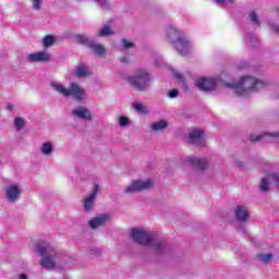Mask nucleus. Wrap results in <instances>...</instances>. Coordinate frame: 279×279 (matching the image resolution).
Instances as JSON below:
<instances>
[{
    "label": "nucleus",
    "instance_id": "obj_1",
    "mask_svg": "<svg viewBox=\"0 0 279 279\" xmlns=\"http://www.w3.org/2000/svg\"><path fill=\"white\" fill-rule=\"evenodd\" d=\"M36 254L41 256L39 265L41 269H47V271H53L56 269H64L65 257L60 251H56L47 242H38L35 247Z\"/></svg>",
    "mask_w": 279,
    "mask_h": 279
},
{
    "label": "nucleus",
    "instance_id": "obj_2",
    "mask_svg": "<svg viewBox=\"0 0 279 279\" xmlns=\"http://www.w3.org/2000/svg\"><path fill=\"white\" fill-rule=\"evenodd\" d=\"M226 88L233 90L234 95L238 97H250L252 93H258L263 88H267L269 83L263 80H258L252 75H242L239 82L230 83L225 82Z\"/></svg>",
    "mask_w": 279,
    "mask_h": 279
},
{
    "label": "nucleus",
    "instance_id": "obj_3",
    "mask_svg": "<svg viewBox=\"0 0 279 279\" xmlns=\"http://www.w3.org/2000/svg\"><path fill=\"white\" fill-rule=\"evenodd\" d=\"M131 239L138 243V245H144L145 247H150L156 252V254H165V243H162L156 234L151 231H146L143 229H132Z\"/></svg>",
    "mask_w": 279,
    "mask_h": 279
},
{
    "label": "nucleus",
    "instance_id": "obj_4",
    "mask_svg": "<svg viewBox=\"0 0 279 279\" xmlns=\"http://www.w3.org/2000/svg\"><path fill=\"white\" fill-rule=\"evenodd\" d=\"M50 86L56 90V93L62 95V97H73L75 101H84V99H86V89L77 83H71L70 88H66L64 85L56 82L50 83Z\"/></svg>",
    "mask_w": 279,
    "mask_h": 279
},
{
    "label": "nucleus",
    "instance_id": "obj_5",
    "mask_svg": "<svg viewBox=\"0 0 279 279\" xmlns=\"http://www.w3.org/2000/svg\"><path fill=\"white\" fill-rule=\"evenodd\" d=\"M129 84L135 88V90H149L151 83L154 82V77L147 70H137L135 73L128 77Z\"/></svg>",
    "mask_w": 279,
    "mask_h": 279
},
{
    "label": "nucleus",
    "instance_id": "obj_6",
    "mask_svg": "<svg viewBox=\"0 0 279 279\" xmlns=\"http://www.w3.org/2000/svg\"><path fill=\"white\" fill-rule=\"evenodd\" d=\"M271 186L279 191V172L276 171V166H270L265 170V175L260 179L259 191L262 193H269Z\"/></svg>",
    "mask_w": 279,
    "mask_h": 279
},
{
    "label": "nucleus",
    "instance_id": "obj_7",
    "mask_svg": "<svg viewBox=\"0 0 279 279\" xmlns=\"http://www.w3.org/2000/svg\"><path fill=\"white\" fill-rule=\"evenodd\" d=\"M23 195V186L20 183H11L4 187V199L8 204H16Z\"/></svg>",
    "mask_w": 279,
    "mask_h": 279
},
{
    "label": "nucleus",
    "instance_id": "obj_8",
    "mask_svg": "<svg viewBox=\"0 0 279 279\" xmlns=\"http://www.w3.org/2000/svg\"><path fill=\"white\" fill-rule=\"evenodd\" d=\"M101 193V185L94 183L92 191L83 198V208L85 213H93L95 210V202H97V195Z\"/></svg>",
    "mask_w": 279,
    "mask_h": 279
},
{
    "label": "nucleus",
    "instance_id": "obj_9",
    "mask_svg": "<svg viewBox=\"0 0 279 279\" xmlns=\"http://www.w3.org/2000/svg\"><path fill=\"white\" fill-rule=\"evenodd\" d=\"M154 183L151 180H135L124 189V193L132 195L134 193H141V191H149Z\"/></svg>",
    "mask_w": 279,
    "mask_h": 279
},
{
    "label": "nucleus",
    "instance_id": "obj_10",
    "mask_svg": "<svg viewBox=\"0 0 279 279\" xmlns=\"http://www.w3.org/2000/svg\"><path fill=\"white\" fill-rule=\"evenodd\" d=\"M172 47L180 56H189L193 51V41L185 35L179 39Z\"/></svg>",
    "mask_w": 279,
    "mask_h": 279
},
{
    "label": "nucleus",
    "instance_id": "obj_11",
    "mask_svg": "<svg viewBox=\"0 0 279 279\" xmlns=\"http://www.w3.org/2000/svg\"><path fill=\"white\" fill-rule=\"evenodd\" d=\"M165 34H166V39L172 46L185 36L184 33L180 28H178V26H174V25H169L166 28Z\"/></svg>",
    "mask_w": 279,
    "mask_h": 279
},
{
    "label": "nucleus",
    "instance_id": "obj_12",
    "mask_svg": "<svg viewBox=\"0 0 279 279\" xmlns=\"http://www.w3.org/2000/svg\"><path fill=\"white\" fill-rule=\"evenodd\" d=\"M217 84H219V80L217 78L199 77L196 80V86L199 90H215Z\"/></svg>",
    "mask_w": 279,
    "mask_h": 279
},
{
    "label": "nucleus",
    "instance_id": "obj_13",
    "mask_svg": "<svg viewBox=\"0 0 279 279\" xmlns=\"http://www.w3.org/2000/svg\"><path fill=\"white\" fill-rule=\"evenodd\" d=\"M27 62L36 63V62H50L51 54L47 51H38L26 56Z\"/></svg>",
    "mask_w": 279,
    "mask_h": 279
},
{
    "label": "nucleus",
    "instance_id": "obj_14",
    "mask_svg": "<svg viewBox=\"0 0 279 279\" xmlns=\"http://www.w3.org/2000/svg\"><path fill=\"white\" fill-rule=\"evenodd\" d=\"M190 143L197 147H204L206 141L204 140V131L194 129L189 134Z\"/></svg>",
    "mask_w": 279,
    "mask_h": 279
},
{
    "label": "nucleus",
    "instance_id": "obj_15",
    "mask_svg": "<svg viewBox=\"0 0 279 279\" xmlns=\"http://www.w3.org/2000/svg\"><path fill=\"white\" fill-rule=\"evenodd\" d=\"M108 221H110V214H101L89 221V228H92V230L104 228Z\"/></svg>",
    "mask_w": 279,
    "mask_h": 279
},
{
    "label": "nucleus",
    "instance_id": "obj_16",
    "mask_svg": "<svg viewBox=\"0 0 279 279\" xmlns=\"http://www.w3.org/2000/svg\"><path fill=\"white\" fill-rule=\"evenodd\" d=\"M73 117H77V119H82L83 121H93V113L88 108L78 106L72 110Z\"/></svg>",
    "mask_w": 279,
    "mask_h": 279
},
{
    "label": "nucleus",
    "instance_id": "obj_17",
    "mask_svg": "<svg viewBox=\"0 0 279 279\" xmlns=\"http://www.w3.org/2000/svg\"><path fill=\"white\" fill-rule=\"evenodd\" d=\"M186 162H189V165H192V167H195V169H199V170L206 169L208 165V161H206V159L195 157V156L186 157Z\"/></svg>",
    "mask_w": 279,
    "mask_h": 279
},
{
    "label": "nucleus",
    "instance_id": "obj_18",
    "mask_svg": "<svg viewBox=\"0 0 279 279\" xmlns=\"http://www.w3.org/2000/svg\"><path fill=\"white\" fill-rule=\"evenodd\" d=\"M235 218L238 221H241L242 223H245L250 219V213H247V207L243 205H239L235 207L234 211Z\"/></svg>",
    "mask_w": 279,
    "mask_h": 279
},
{
    "label": "nucleus",
    "instance_id": "obj_19",
    "mask_svg": "<svg viewBox=\"0 0 279 279\" xmlns=\"http://www.w3.org/2000/svg\"><path fill=\"white\" fill-rule=\"evenodd\" d=\"M263 138L264 140L269 138V141H276V138H279V132L251 135L252 143H256V141H263Z\"/></svg>",
    "mask_w": 279,
    "mask_h": 279
},
{
    "label": "nucleus",
    "instance_id": "obj_20",
    "mask_svg": "<svg viewBox=\"0 0 279 279\" xmlns=\"http://www.w3.org/2000/svg\"><path fill=\"white\" fill-rule=\"evenodd\" d=\"M74 75L76 77H90V69L84 63H81L75 68Z\"/></svg>",
    "mask_w": 279,
    "mask_h": 279
},
{
    "label": "nucleus",
    "instance_id": "obj_21",
    "mask_svg": "<svg viewBox=\"0 0 279 279\" xmlns=\"http://www.w3.org/2000/svg\"><path fill=\"white\" fill-rule=\"evenodd\" d=\"M169 128V122L167 120H158L150 124V130L153 132H165Z\"/></svg>",
    "mask_w": 279,
    "mask_h": 279
},
{
    "label": "nucleus",
    "instance_id": "obj_22",
    "mask_svg": "<svg viewBox=\"0 0 279 279\" xmlns=\"http://www.w3.org/2000/svg\"><path fill=\"white\" fill-rule=\"evenodd\" d=\"M89 49H92L98 58H104V56H106V48H104L101 44L93 41L89 44Z\"/></svg>",
    "mask_w": 279,
    "mask_h": 279
},
{
    "label": "nucleus",
    "instance_id": "obj_23",
    "mask_svg": "<svg viewBox=\"0 0 279 279\" xmlns=\"http://www.w3.org/2000/svg\"><path fill=\"white\" fill-rule=\"evenodd\" d=\"M74 43H77L78 45H86L87 47H90V43H94L93 39L88 38L85 34H76L73 36Z\"/></svg>",
    "mask_w": 279,
    "mask_h": 279
},
{
    "label": "nucleus",
    "instance_id": "obj_24",
    "mask_svg": "<svg viewBox=\"0 0 279 279\" xmlns=\"http://www.w3.org/2000/svg\"><path fill=\"white\" fill-rule=\"evenodd\" d=\"M40 154H43V156H51L53 154V143L51 142H45L40 145Z\"/></svg>",
    "mask_w": 279,
    "mask_h": 279
},
{
    "label": "nucleus",
    "instance_id": "obj_25",
    "mask_svg": "<svg viewBox=\"0 0 279 279\" xmlns=\"http://www.w3.org/2000/svg\"><path fill=\"white\" fill-rule=\"evenodd\" d=\"M257 258H258V260H260V263H264L265 265H267V264L271 263V260H274V254L258 253Z\"/></svg>",
    "mask_w": 279,
    "mask_h": 279
},
{
    "label": "nucleus",
    "instance_id": "obj_26",
    "mask_svg": "<svg viewBox=\"0 0 279 279\" xmlns=\"http://www.w3.org/2000/svg\"><path fill=\"white\" fill-rule=\"evenodd\" d=\"M245 43L248 47H256L258 45V38L252 33H247L245 36Z\"/></svg>",
    "mask_w": 279,
    "mask_h": 279
},
{
    "label": "nucleus",
    "instance_id": "obj_27",
    "mask_svg": "<svg viewBox=\"0 0 279 279\" xmlns=\"http://www.w3.org/2000/svg\"><path fill=\"white\" fill-rule=\"evenodd\" d=\"M97 36L100 38H108V36H112V28L110 26H104L97 32Z\"/></svg>",
    "mask_w": 279,
    "mask_h": 279
},
{
    "label": "nucleus",
    "instance_id": "obj_28",
    "mask_svg": "<svg viewBox=\"0 0 279 279\" xmlns=\"http://www.w3.org/2000/svg\"><path fill=\"white\" fill-rule=\"evenodd\" d=\"M133 108L134 110H136V112H138L140 114H147V112H149V110L147 109V107L141 102H134L133 104Z\"/></svg>",
    "mask_w": 279,
    "mask_h": 279
},
{
    "label": "nucleus",
    "instance_id": "obj_29",
    "mask_svg": "<svg viewBox=\"0 0 279 279\" xmlns=\"http://www.w3.org/2000/svg\"><path fill=\"white\" fill-rule=\"evenodd\" d=\"M53 43H56V37L52 35H47L43 39V45H44V47H46V49L51 47L53 45Z\"/></svg>",
    "mask_w": 279,
    "mask_h": 279
},
{
    "label": "nucleus",
    "instance_id": "obj_30",
    "mask_svg": "<svg viewBox=\"0 0 279 279\" xmlns=\"http://www.w3.org/2000/svg\"><path fill=\"white\" fill-rule=\"evenodd\" d=\"M118 123H119L120 128H128V125L132 124V122L129 120V118L124 117V116H121L118 119Z\"/></svg>",
    "mask_w": 279,
    "mask_h": 279
},
{
    "label": "nucleus",
    "instance_id": "obj_31",
    "mask_svg": "<svg viewBox=\"0 0 279 279\" xmlns=\"http://www.w3.org/2000/svg\"><path fill=\"white\" fill-rule=\"evenodd\" d=\"M248 19L251 21V23H253V25H260V20H258V14H256V12L252 11L248 14Z\"/></svg>",
    "mask_w": 279,
    "mask_h": 279
},
{
    "label": "nucleus",
    "instance_id": "obj_32",
    "mask_svg": "<svg viewBox=\"0 0 279 279\" xmlns=\"http://www.w3.org/2000/svg\"><path fill=\"white\" fill-rule=\"evenodd\" d=\"M14 125H15L17 132H21V130H23V128H25V120H23V118H15Z\"/></svg>",
    "mask_w": 279,
    "mask_h": 279
},
{
    "label": "nucleus",
    "instance_id": "obj_33",
    "mask_svg": "<svg viewBox=\"0 0 279 279\" xmlns=\"http://www.w3.org/2000/svg\"><path fill=\"white\" fill-rule=\"evenodd\" d=\"M102 10H108L110 8V1L108 0H94Z\"/></svg>",
    "mask_w": 279,
    "mask_h": 279
},
{
    "label": "nucleus",
    "instance_id": "obj_34",
    "mask_svg": "<svg viewBox=\"0 0 279 279\" xmlns=\"http://www.w3.org/2000/svg\"><path fill=\"white\" fill-rule=\"evenodd\" d=\"M102 10H108L110 8V1L108 0H94Z\"/></svg>",
    "mask_w": 279,
    "mask_h": 279
},
{
    "label": "nucleus",
    "instance_id": "obj_35",
    "mask_svg": "<svg viewBox=\"0 0 279 279\" xmlns=\"http://www.w3.org/2000/svg\"><path fill=\"white\" fill-rule=\"evenodd\" d=\"M123 49H132L134 47V43L130 41V39H122Z\"/></svg>",
    "mask_w": 279,
    "mask_h": 279
},
{
    "label": "nucleus",
    "instance_id": "obj_36",
    "mask_svg": "<svg viewBox=\"0 0 279 279\" xmlns=\"http://www.w3.org/2000/svg\"><path fill=\"white\" fill-rule=\"evenodd\" d=\"M174 77L182 84L183 88H186V82H184V76L180 72H174Z\"/></svg>",
    "mask_w": 279,
    "mask_h": 279
},
{
    "label": "nucleus",
    "instance_id": "obj_37",
    "mask_svg": "<svg viewBox=\"0 0 279 279\" xmlns=\"http://www.w3.org/2000/svg\"><path fill=\"white\" fill-rule=\"evenodd\" d=\"M41 5H43L41 0H33V10H40Z\"/></svg>",
    "mask_w": 279,
    "mask_h": 279
},
{
    "label": "nucleus",
    "instance_id": "obj_38",
    "mask_svg": "<svg viewBox=\"0 0 279 279\" xmlns=\"http://www.w3.org/2000/svg\"><path fill=\"white\" fill-rule=\"evenodd\" d=\"M178 95H180V92H178V89H171L169 93H168V97L170 99H175V97H178Z\"/></svg>",
    "mask_w": 279,
    "mask_h": 279
},
{
    "label": "nucleus",
    "instance_id": "obj_39",
    "mask_svg": "<svg viewBox=\"0 0 279 279\" xmlns=\"http://www.w3.org/2000/svg\"><path fill=\"white\" fill-rule=\"evenodd\" d=\"M217 5H221L223 8L226 5V0H214ZM228 3H234L235 0H227Z\"/></svg>",
    "mask_w": 279,
    "mask_h": 279
},
{
    "label": "nucleus",
    "instance_id": "obj_40",
    "mask_svg": "<svg viewBox=\"0 0 279 279\" xmlns=\"http://www.w3.org/2000/svg\"><path fill=\"white\" fill-rule=\"evenodd\" d=\"M269 28L271 29V32H274L275 34H279V26L276 23H269Z\"/></svg>",
    "mask_w": 279,
    "mask_h": 279
},
{
    "label": "nucleus",
    "instance_id": "obj_41",
    "mask_svg": "<svg viewBox=\"0 0 279 279\" xmlns=\"http://www.w3.org/2000/svg\"><path fill=\"white\" fill-rule=\"evenodd\" d=\"M162 64H165L162 58L158 57L157 59H155V66H162Z\"/></svg>",
    "mask_w": 279,
    "mask_h": 279
},
{
    "label": "nucleus",
    "instance_id": "obj_42",
    "mask_svg": "<svg viewBox=\"0 0 279 279\" xmlns=\"http://www.w3.org/2000/svg\"><path fill=\"white\" fill-rule=\"evenodd\" d=\"M121 62H122L123 64H130V57H128V56L122 57V58H121Z\"/></svg>",
    "mask_w": 279,
    "mask_h": 279
},
{
    "label": "nucleus",
    "instance_id": "obj_43",
    "mask_svg": "<svg viewBox=\"0 0 279 279\" xmlns=\"http://www.w3.org/2000/svg\"><path fill=\"white\" fill-rule=\"evenodd\" d=\"M16 279H29V277L25 274H20V275H17Z\"/></svg>",
    "mask_w": 279,
    "mask_h": 279
},
{
    "label": "nucleus",
    "instance_id": "obj_44",
    "mask_svg": "<svg viewBox=\"0 0 279 279\" xmlns=\"http://www.w3.org/2000/svg\"><path fill=\"white\" fill-rule=\"evenodd\" d=\"M277 14L279 15V9L277 10Z\"/></svg>",
    "mask_w": 279,
    "mask_h": 279
}]
</instances>
